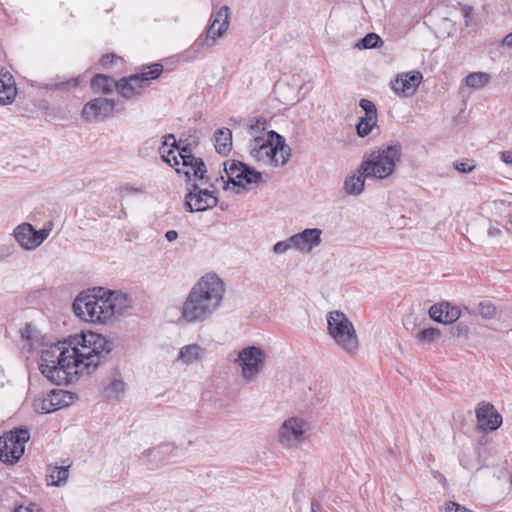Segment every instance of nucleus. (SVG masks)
Masks as SVG:
<instances>
[{
	"instance_id": "nucleus-26",
	"label": "nucleus",
	"mask_w": 512,
	"mask_h": 512,
	"mask_svg": "<svg viewBox=\"0 0 512 512\" xmlns=\"http://www.w3.org/2000/svg\"><path fill=\"white\" fill-rule=\"evenodd\" d=\"M177 455V448L170 443L161 444L145 451L144 456L148 461L159 464L167 462L171 457Z\"/></svg>"
},
{
	"instance_id": "nucleus-4",
	"label": "nucleus",
	"mask_w": 512,
	"mask_h": 512,
	"mask_svg": "<svg viewBox=\"0 0 512 512\" xmlns=\"http://www.w3.org/2000/svg\"><path fill=\"white\" fill-rule=\"evenodd\" d=\"M67 342L68 356H65V359L71 363L73 375L89 374L110 351L106 337L93 331L73 335Z\"/></svg>"
},
{
	"instance_id": "nucleus-19",
	"label": "nucleus",
	"mask_w": 512,
	"mask_h": 512,
	"mask_svg": "<svg viewBox=\"0 0 512 512\" xmlns=\"http://www.w3.org/2000/svg\"><path fill=\"white\" fill-rule=\"evenodd\" d=\"M323 231L320 228H306L293 234L294 250L301 254H309L322 243Z\"/></svg>"
},
{
	"instance_id": "nucleus-27",
	"label": "nucleus",
	"mask_w": 512,
	"mask_h": 512,
	"mask_svg": "<svg viewBox=\"0 0 512 512\" xmlns=\"http://www.w3.org/2000/svg\"><path fill=\"white\" fill-rule=\"evenodd\" d=\"M366 178L360 168L357 172L348 175L343 184L345 193L352 196L360 195L364 191Z\"/></svg>"
},
{
	"instance_id": "nucleus-20",
	"label": "nucleus",
	"mask_w": 512,
	"mask_h": 512,
	"mask_svg": "<svg viewBox=\"0 0 512 512\" xmlns=\"http://www.w3.org/2000/svg\"><path fill=\"white\" fill-rule=\"evenodd\" d=\"M115 102L107 98H96L86 103L82 116L87 121H97L108 118L113 114Z\"/></svg>"
},
{
	"instance_id": "nucleus-31",
	"label": "nucleus",
	"mask_w": 512,
	"mask_h": 512,
	"mask_svg": "<svg viewBox=\"0 0 512 512\" xmlns=\"http://www.w3.org/2000/svg\"><path fill=\"white\" fill-rule=\"evenodd\" d=\"M49 395L55 411L69 406L74 401L73 393L62 389H54L49 393Z\"/></svg>"
},
{
	"instance_id": "nucleus-10",
	"label": "nucleus",
	"mask_w": 512,
	"mask_h": 512,
	"mask_svg": "<svg viewBox=\"0 0 512 512\" xmlns=\"http://www.w3.org/2000/svg\"><path fill=\"white\" fill-rule=\"evenodd\" d=\"M267 353L261 346L249 345L238 350L234 364L238 367L241 378L252 383L264 372Z\"/></svg>"
},
{
	"instance_id": "nucleus-17",
	"label": "nucleus",
	"mask_w": 512,
	"mask_h": 512,
	"mask_svg": "<svg viewBox=\"0 0 512 512\" xmlns=\"http://www.w3.org/2000/svg\"><path fill=\"white\" fill-rule=\"evenodd\" d=\"M475 415L479 429L495 431L502 425V416L490 402L481 401L475 408Z\"/></svg>"
},
{
	"instance_id": "nucleus-21",
	"label": "nucleus",
	"mask_w": 512,
	"mask_h": 512,
	"mask_svg": "<svg viewBox=\"0 0 512 512\" xmlns=\"http://www.w3.org/2000/svg\"><path fill=\"white\" fill-rule=\"evenodd\" d=\"M207 357V349L196 342L181 346L176 356V362L183 366H194L202 363Z\"/></svg>"
},
{
	"instance_id": "nucleus-28",
	"label": "nucleus",
	"mask_w": 512,
	"mask_h": 512,
	"mask_svg": "<svg viewBox=\"0 0 512 512\" xmlns=\"http://www.w3.org/2000/svg\"><path fill=\"white\" fill-rule=\"evenodd\" d=\"M69 477V466H49L47 469V484L61 486L66 483Z\"/></svg>"
},
{
	"instance_id": "nucleus-13",
	"label": "nucleus",
	"mask_w": 512,
	"mask_h": 512,
	"mask_svg": "<svg viewBox=\"0 0 512 512\" xmlns=\"http://www.w3.org/2000/svg\"><path fill=\"white\" fill-rule=\"evenodd\" d=\"M223 165L227 177L226 188L231 184L236 193H240L249 185L258 184L262 180V174L259 171L240 161L227 160ZM221 179L224 180V177L221 176ZM223 182L225 183V181Z\"/></svg>"
},
{
	"instance_id": "nucleus-25",
	"label": "nucleus",
	"mask_w": 512,
	"mask_h": 512,
	"mask_svg": "<svg viewBox=\"0 0 512 512\" xmlns=\"http://www.w3.org/2000/svg\"><path fill=\"white\" fill-rule=\"evenodd\" d=\"M159 153L165 163L169 164L171 167L176 168V166L181 161L179 154H183L184 152L183 148L180 149L177 146L174 135L169 134L164 137V141L159 147Z\"/></svg>"
},
{
	"instance_id": "nucleus-49",
	"label": "nucleus",
	"mask_w": 512,
	"mask_h": 512,
	"mask_svg": "<svg viewBox=\"0 0 512 512\" xmlns=\"http://www.w3.org/2000/svg\"><path fill=\"white\" fill-rule=\"evenodd\" d=\"M165 238L167 239V241L173 242L178 238V232L175 230H168L165 233Z\"/></svg>"
},
{
	"instance_id": "nucleus-6",
	"label": "nucleus",
	"mask_w": 512,
	"mask_h": 512,
	"mask_svg": "<svg viewBox=\"0 0 512 512\" xmlns=\"http://www.w3.org/2000/svg\"><path fill=\"white\" fill-rule=\"evenodd\" d=\"M327 334L334 344L347 356L356 357L360 350V340L350 318L341 310L326 314Z\"/></svg>"
},
{
	"instance_id": "nucleus-37",
	"label": "nucleus",
	"mask_w": 512,
	"mask_h": 512,
	"mask_svg": "<svg viewBox=\"0 0 512 512\" xmlns=\"http://www.w3.org/2000/svg\"><path fill=\"white\" fill-rule=\"evenodd\" d=\"M441 336V332L437 328H427L417 333L416 338L425 344H431L438 340Z\"/></svg>"
},
{
	"instance_id": "nucleus-42",
	"label": "nucleus",
	"mask_w": 512,
	"mask_h": 512,
	"mask_svg": "<svg viewBox=\"0 0 512 512\" xmlns=\"http://www.w3.org/2000/svg\"><path fill=\"white\" fill-rule=\"evenodd\" d=\"M15 253V246L11 243L0 242V263L6 261Z\"/></svg>"
},
{
	"instance_id": "nucleus-15",
	"label": "nucleus",
	"mask_w": 512,
	"mask_h": 512,
	"mask_svg": "<svg viewBox=\"0 0 512 512\" xmlns=\"http://www.w3.org/2000/svg\"><path fill=\"white\" fill-rule=\"evenodd\" d=\"M218 199L212 191L193 184L185 196V205L190 212H203L217 205Z\"/></svg>"
},
{
	"instance_id": "nucleus-12",
	"label": "nucleus",
	"mask_w": 512,
	"mask_h": 512,
	"mask_svg": "<svg viewBox=\"0 0 512 512\" xmlns=\"http://www.w3.org/2000/svg\"><path fill=\"white\" fill-rule=\"evenodd\" d=\"M29 440L30 432L27 428H15L0 436V461L7 465L19 462Z\"/></svg>"
},
{
	"instance_id": "nucleus-53",
	"label": "nucleus",
	"mask_w": 512,
	"mask_h": 512,
	"mask_svg": "<svg viewBox=\"0 0 512 512\" xmlns=\"http://www.w3.org/2000/svg\"><path fill=\"white\" fill-rule=\"evenodd\" d=\"M509 223H510V224H511V226H512V217L510 218Z\"/></svg>"
},
{
	"instance_id": "nucleus-30",
	"label": "nucleus",
	"mask_w": 512,
	"mask_h": 512,
	"mask_svg": "<svg viewBox=\"0 0 512 512\" xmlns=\"http://www.w3.org/2000/svg\"><path fill=\"white\" fill-rule=\"evenodd\" d=\"M375 131H379L378 117H360L356 124L357 135L361 138H365Z\"/></svg>"
},
{
	"instance_id": "nucleus-43",
	"label": "nucleus",
	"mask_w": 512,
	"mask_h": 512,
	"mask_svg": "<svg viewBox=\"0 0 512 512\" xmlns=\"http://www.w3.org/2000/svg\"><path fill=\"white\" fill-rule=\"evenodd\" d=\"M445 512H473L466 507L456 503L449 501L445 505Z\"/></svg>"
},
{
	"instance_id": "nucleus-14",
	"label": "nucleus",
	"mask_w": 512,
	"mask_h": 512,
	"mask_svg": "<svg viewBox=\"0 0 512 512\" xmlns=\"http://www.w3.org/2000/svg\"><path fill=\"white\" fill-rule=\"evenodd\" d=\"M51 231V223L40 230H36L32 224L24 222L13 229L12 236L23 250L34 251L49 237Z\"/></svg>"
},
{
	"instance_id": "nucleus-32",
	"label": "nucleus",
	"mask_w": 512,
	"mask_h": 512,
	"mask_svg": "<svg viewBox=\"0 0 512 512\" xmlns=\"http://www.w3.org/2000/svg\"><path fill=\"white\" fill-rule=\"evenodd\" d=\"M490 75L486 72H473L465 77V84L473 89H481L490 82Z\"/></svg>"
},
{
	"instance_id": "nucleus-41",
	"label": "nucleus",
	"mask_w": 512,
	"mask_h": 512,
	"mask_svg": "<svg viewBox=\"0 0 512 512\" xmlns=\"http://www.w3.org/2000/svg\"><path fill=\"white\" fill-rule=\"evenodd\" d=\"M144 192H145V185H143V184H140L138 186L125 184L119 188V193L121 196H127L130 194H142Z\"/></svg>"
},
{
	"instance_id": "nucleus-44",
	"label": "nucleus",
	"mask_w": 512,
	"mask_h": 512,
	"mask_svg": "<svg viewBox=\"0 0 512 512\" xmlns=\"http://www.w3.org/2000/svg\"><path fill=\"white\" fill-rule=\"evenodd\" d=\"M454 167L457 171L459 172H463V173H468V172H471L473 169H474V165L472 164L471 161L467 160V161H461V162H456L454 164Z\"/></svg>"
},
{
	"instance_id": "nucleus-9",
	"label": "nucleus",
	"mask_w": 512,
	"mask_h": 512,
	"mask_svg": "<svg viewBox=\"0 0 512 512\" xmlns=\"http://www.w3.org/2000/svg\"><path fill=\"white\" fill-rule=\"evenodd\" d=\"M230 13L227 6H222L217 12L212 14L208 26L198 36L191 46L192 56L187 55V59L193 60L203 51L217 45L219 39L223 38L229 28Z\"/></svg>"
},
{
	"instance_id": "nucleus-40",
	"label": "nucleus",
	"mask_w": 512,
	"mask_h": 512,
	"mask_svg": "<svg viewBox=\"0 0 512 512\" xmlns=\"http://www.w3.org/2000/svg\"><path fill=\"white\" fill-rule=\"evenodd\" d=\"M359 106L365 112L364 116L367 117H378V112L375 104L368 99H361L359 102Z\"/></svg>"
},
{
	"instance_id": "nucleus-16",
	"label": "nucleus",
	"mask_w": 512,
	"mask_h": 512,
	"mask_svg": "<svg viewBox=\"0 0 512 512\" xmlns=\"http://www.w3.org/2000/svg\"><path fill=\"white\" fill-rule=\"evenodd\" d=\"M423 80V75L417 70L399 73L391 81V89L401 97L413 96Z\"/></svg>"
},
{
	"instance_id": "nucleus-47",
	"label": "nucleus",
	"mask_w": 512,
	"mask_h": 512,
	"mask_svg": "<svg viewBox=\"0 0 512 512\" xmlns=\"http://www.w3.org/2000/svg\"><path fill=\"white\" fill-rule=\"evenodd\" d=\"M500 159L506 164H512V151H502L500 153Z\"/></svg>"
},
{
	"instance_id": "nucleus-1",
	"label": "nucleus",
	"mask_w": 512,
	"mask_h": 512,
	"mask_svg": "<svg viewBox=\"0 0 512 512\" xmlns=\"http://www.w3.org/2000/svg\"><path fill=\"white\" fill-rule=\"evenodd\" d=\"M133 306L132 298L119 290L94 287L80 292L72 308L81 321L93 325H108L127 314Z\"/></svg>"
},
{
	"instance_id": "nucleus-23",
	"label": "nucleus",
	"mask_w": 512,
	"mask_h": 512,
	"mask_svg": "<svg viewBox=\"0 0 512 512\" xmlns=\"http://www.w3.org/2000/svg\"><path fill=\"white\" fill-rule=\"evenodd\" d=\"M246 133L250 137L248 143H255L257 140L265 139L269 134L276 133L270 130L268 121L263 117L249 118L244 124Z\"/></svg>"
},
{
	"instance_id": "nucleus-8",
	"label": "nucleus",
	"mask_w": 512,
	"mask_h": 512,
	"mask_svg": "<svg viewBox=\"0 0 512 512\" xmlns=\"http://www.w3.org/2000/svg\"><path fill=\"white\" fill-rule=\"evenodd\" d=\"M311 424L303 416L286 417L278 426L275 440L278 446L286 451L301 448L310 438Z\"/></svg>"
},
{
	"instance_id": "nucleus-36",
	"label": "nucleus",
	"mask_w": 512,
	"mask_h": 512,
	"mask_svg": "<svg viewBox=\"0 0 512 512\" xmlns=\"http://www.w3.org/2000/svg\"><path fill=\"white\" fill-rule=\"evenodd\" d=\"M125 391V383L120 379H113L105 387L104 394L109 399L120 397Z\"/></svg>"
},
{
	"instance_id": "nucleus-24",
	"label": "nucleus",
	"mask_w": 512,
	"mask_h": 512,
	"mask_svg": "<svg viewBox=\"0 0 512 512\" xmlns=\"http://www.w3.org/2000/svg\"><path fill=\"white\" fill-rule=\"evenodd\" d=\"M17 95V87L13 75L5 68H0V104H11Z\"/></svg>"
},
{
	"instance_id": "nucleus-38",
	"label": "nucleus",
	"mask_w": 512,
	"mask_h": 512,
	"mask_svg": "<svg viewBox=\"0 0 512 512\" xmlns=\"http://www.w3.org/2000/svg\"><path fill=\"white\" fill-rule=\"evenodd\" d=\"M293 239H292V235L285 239V240H282V241H278L276 242L274 245H273V252L274 254L276 255H283L285 253H287L289 250H294V244H293Z\"/></svg>"
},
{
	"instance_id": "nucleus-18",
	"label": "nucleus",
	"mask_w": 512,
	"mask_h": 512,
	"mask_svg": "<svg viewBox=\"0 0 512 512\" xmlns=\"http://www.w3.org/2000/svg\"><path fill=\"white\" fill-rule=\"evenodd\" d=\"M183 154H179L180 162L175 171L178 174L183 173L187 179H203L206 173V167L201 158L193 156L190 151L183 148Z\"/></svg>"
},
{
	"instance_id": "nucleus-35",
	"label": "nucleus",
	"mask_w": 512,
	"mask_h": 512,
	"mask_svg": "<svg viewBox=\"0 0 512 512\" xmlns=\"http://www.w3.org/2000/svg\"><path fill=\"white\" fill-rule=\"evenodd\" d=\"M384 44L381 37L376 33H368L363 38H361L356 44L355 47L357 49H373L382 47Z\"/></svg>"
},
{
	"instance_id": "nucleus-39",
	"label": "nucleus",
	"mask_w": 512,
	"mask_h": 512,
	"mask_svg": "<svg viewBox=\"0 0 512 512\" xmlns=\"http://www.w3.org/2000/svg\"><path fill=\"white\" fill-rule=\"evenodd\" d=\"M478 313L486 319H491L496 315V307L490 301H482L478 305Z\"/></svg>"
},
{
	"instance_id": "nucleus-50",
	"label": "nucleus",
	"mask_w": 512,
	"mask_h": 512,
	"mask_svg": "<svg viewBox=\"0 0 512 512\" xmlns=\"http://www.w3.org/2000/svg\"><path fill=\"white\" fill-rule=\"evenodd\" d=\"M502 45L512 49V32L503 38Z\"/></svg>"
},
{
	"instance_id": "nucleus-5",
	"label": "nucleus",
	"mask_w": 512,
	"mask_h": 512,
	"mask_svg": "<svg viewBox=\"0 0 512 512\" xmlns=\"http://www.w3.org/2000/svg\"><path fill=\"white\" fill-rule=\"evenodd\" d=\"M402 159V145L392 142L364 154L360 171L366 177L385 180L392 176Z\"/></svg>"
},
{
	"instance_id": "nucleus-46",
	"label": "nucleus",
	"mask_w": 512,
	"mask_h": 512,
	"mask_svg": "<svg viewBox=\"0 0 512 512\" xmlns=\"http://www.w3.org/2000/svg\"><path fill=\"white\" fill-rule=\"evenodd\" d=\"M79 82H80L79 78H73V79H69V80L61 82V83H55L54 86H55V88L68 89L71 86L72 87L78 86Z\"/></svg>"
},
{
	"instance_id": "nucleus-3",
	"label": "nucleus",
	"mask_w": 512,
	"mask_h": 512,
	"mask_svg": "<svg viewBox=\"0 0 512 512\" xmlns=\"http://www.w3.org/2000/svg\"><path fill=\"white\" fill-rule=\"evenodd\" d=\"M22 348L28 352L38 351L40 353L39 368L41 373L51 382L60 384L68 376L73 375L71 363L68 359L67 340L61 343H44L42 337L35 327L27 324L21 330Z\"/></svg>"
},
{
	"instance_id": "nucleus-51",
	"label": "nucleus",
	"mask_w": 512,
	"mask_h": 512,
	"mask_svg": "<svg viewBox=\"0 0 512 512\" xmlns=\"http://www.w3.org/2000/svg\"><path fill=\"white\" fill-rule=\"evenodd\" d=\"M501 234V230L497 227L491 226L488 229V235L491 237H497Z\"/></svg>"
},
{
	"instance_id": "nucleus-2",
	"label": "nucleus",
	"mask_w": 512,
	"mask_h": 512,
	"mask_svg": "<svg viewBox=\"0 0 512 512\" xmlns=\"http://www.w3.org/2000/svg\"><path fill=\"white\" fill-rule=\"evenodd\" d=\"M226 284L215 272L202 275L189 290L177 320L179 324H197L207 321L223 305Z\"/></svg>"
},
{
	"instance_id": "nucleus-48",
	"label": "nucleus",
	"mask_w": 512,
	"mask_h": 512,
	"mask_svg": "<svg viewBox=\"0 0 512 512\" xmlns=\"http://www.w3.org/2000/svg\"><path fill=\"white\" fill-rule=\"evenodd\" d=\"M115 59H117L115 55L107 54L101 58V63L103 66H107L109 64H112Z\"/></svg>"
},
{
	"instance_id": "nucleus-7",
	"label": "nucleus",
	"mask_w": 512,
	"mask_h": 512,
	"mask_svg": "<svg viewBox=\"0 0 512 512\" xmlns=\"http://www.w3.org/2000/svg\"><path fill=\"white\" fill-rule=\"evenodd\" d=\"M247 148L254 161L272 168L286 165L291 157V149L279 133H272L265 139L248 143Z\"/></svg>"
},
{
	"instance_id": "nucleus-33",
	"label": "nucleus",
	"mask_w": 512,
	"mask_h": 512,
	"mask_svg": "<svg viewBox=\"0 0 512 512\" xmlns=\"http://www.w3.org/2000/svg\"><path fill=\"white\" fill-rule=\"evenodd\" d=\"M32 407L33 410L39 414H46L55 411L49 394L36 396L32 402Z\"/></svg>"
},
{
	"instance_id": "nucleus-52",
	"label": "nucleus",
	"mask_w": 512,
	"mask_h": 512,
	"mask_svg": "<svg viewBox=\"0 0 512 512\" xmlns=\"http://www.w3.org/2000/svg\"><path fill=\"white\" fill-rule=\"evenodd\" d=\"M320 510H321L320 505L316 502H312L311 512H320Z\"/></svg>"
},
{
	"instance_id": "nucleus-22",
	"label": "nucleus",
	"mask_w": 512,
	"mask_h": 512,
	"mask_svg": "<svg viewBox=\"0 0 512 512\" xmlns=\"http://www.w3.org/2000/svg\"><path fill=\"white\" fill-rule=\"evenodd\" d=\"M429 316L439 323H453L460 318L461 311L452 303L442 302L430 307Z\"/></svg>"
},
{
	"instance_id": "nucleus-29",
	"label": "nucleus",
	"mask_w": 512,
	"mask_h": 512,
	"mask_svg": "<svg viewBox=\"0 0 512 512\" xmlns=\"http://www.w3.org/2000/svg\"><path fill=\"white\" fill-rule=\"evenodd\" d=\"M215 149L221 155H227L232 147V133L228 128H222L215 132Z\"/></svg>"
},
{
	"instance_id": "nucleus-34",
	"label": "nucleus",
	"mask_w": 512,
	"mask_h": 512,
	"mask_svg": "<svg viewBox=\"0 0 512 512\" xmlns=\"http://www.w3.org/2000/svg\"><path fill=\"white\" fill-rule=\"evenodd\" d=\"M116 82L110 77L102 74L95 75L91 80V86L96 92L108 93L115 86Z\"/></svg>"
},
{
	"instance_id": "nucleus-45",
	"label": "nucleus",
	"mask_w": 512,
	"mask_h": 512,
	"mask_svg": "<svg viewBox=\"0 0 512 512\" xmlns=\"http://www.w3.org/2000/svg\"><path fill=\"white\" fill-rule=\"evenodd\" d=\"M15 512H43L42 509L35 503H29L27 505H20L15 509Z\"/></svg>"
},
{
	"instance_id": "nucleus-11",
	"label": "nucleus",
	"mask_w": 512,
	"mask_h": 512,
	"mask_svg": "<svg viewBox=\"0 0 512 512\" xmlns=\"http://www.w3.org/2000/svg\"><path fill=\"white\" fill-rule=\"evenodd\" d=\"M163 71V66L155 63L145 68L141 73L124 77L116 82L115 88L123 98L131 100L140 97L150 81L158 78Z\"/></svg>"
}]
</instances>
